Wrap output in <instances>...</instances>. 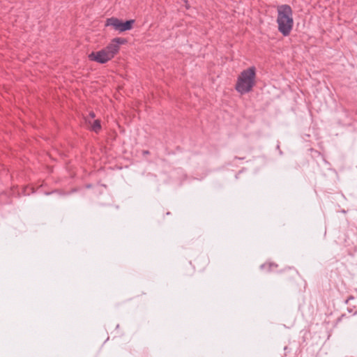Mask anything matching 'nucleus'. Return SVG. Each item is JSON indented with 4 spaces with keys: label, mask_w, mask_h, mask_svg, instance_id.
<instances>
[{
    "label": "nucleus",
    "mask_w": 357,
    "mask_h": 357,
    "mask_svg": "<svg viewBox=\"0 0 357 357\" xmlns=\"http://www.w3.org/2000/svg\"><path fill=\"white\" fill-rule=\"evenodd\" d=\"M127 40L122 38H115L103 49L92 52L89 54L90 61L98 63H105L112 60L119 53L120 45L126 43Z\"/></svg>",
    "instance_id": "f257e3e1"
},
{
    "label": "nucleus",
    "mask_w": 357,
    "mask_h": 357,
    "mask_svg": "<svg viewBox=\"0 0 357 357\" xmlns=\"http://www.w3.org/2000/svg\"><path fill=\"white\" fill-rule=\"evenodd\" d=\"M277 12L278 30L284 36H288L294 25L292 9L288 5H281L278 6Z\"/></svg>",
    "instance_id": "f03ea898"
},
{
    "label": "nucleus",
    "mask_w": 357,
    "mask_h": 357,
    "mask_svg": "<svg viewBox=\"0 0 357 357\" xmlns=\"http://www.w3.org/2000/svg\"><path fill=\"white\" fill-rule=\"evenodd\" d=\"M256 71L255 67L244 70L238 77L236 89L241 93L250 91L255 84Z\"/></svg>",
    "instance_id": "7ed1b4c3"
},
{
    "label": "nucleus",
    "mask_w": 357,
    "mask_h": 357,
    "mask_svg": "<svg viewBox=\"0 0 357 357\" xmlns=\"http://www.w3.org/2000/svg\"><path fill=\"white\" fill-rule=\"evenodd\" d=\"M134 22V20L123 22L116 17H110L107 19L105 26H112L116 31L123 32L132 29Z\"/></svg>",
    "instance_id": "20e7f679"
},
{
    "label": "nucleus",
    "mask_w": 357,
    "mask_h": 357,
    "mask_svg": "<svg viewBox=\"0 0 357 357\" xmlns=\"http://www.w3.org/2000/svg\"><path fill=\"white\" fill-rule=\"evenodd\" d=\"M94 117L95 114L93 112L90 113L89 117L87 119L86 122L90 126L91 129L97 132L100 130L101 126L99 120H94L93 122L91 121Z\"/></svg>",
    "instance_id": "39448f33"
}]
</instances>
